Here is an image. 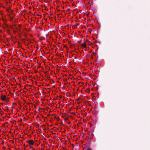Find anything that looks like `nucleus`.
I'll use <instances>...</instances> for the list:
<instances>
[{
    "label": "nucleus",
    "mask_w": 150,
    "mask_h": 150,
    "mask_svg": "<svg viewBox=\"0 0 150 150\" xmlns=\"http://www.w3.org/2000/svg\"><path fill=\"white\" fill-rule=\"evenodd\" d=\"M24 40V39H23L22 40V41H23V40Z\"/></svg>",
    "instance_id": "nucleus-12"
},
{
    "label": "nucleus",
    "mask_w": 150,
    "mask_h": 150,
    "mask_svg": "<svg viewBox=\"0 0 150 150\" xmlns=\"http://www.w3.org/2000/svg\"><path fill=\"white\" fill-rule=\"evenodd\" d=\"M26 40H27V41H28L29 40V39H26Z\"/></svg>",
    "instance_id": "nucleus-9"
},
{
    "label": "nucleus",
    "mask_w": 150,
    "mask_h": 150,
    "mask_svg": "<svg viewBox=\"0 0 150 150\" xmlns=\"http://www.w3.org/2000/svg\"><path fill=\"white\" fill-rule=\"evenodd\" d=\"M3 28H5V27H4Z\"/></svg>",
    "instance_id": "nucleus-15"
},
{
    "label": "nucleus",
    "mask_w": 150,
    "mask_h": 150,
    "mask_svg": "<svg viewBox=\"0 0 150 150\" xmlns=\"http://www.w3.org/2000/svg\"><path fill=\"white\" fill-rule=\"evenodd\" d=\"M30 147H31H31H33V146H30Z\"/></svg>",
    "instance_id": "nucleus-13"
},
{
    "label": "nucleus",
    "mask_w": 150,
    "mask_h": 150,
    "mask_svg": "<svg viewBox=\"0 0 150 150\" xmlns=\"http://www.w3.org/2000/svg\"><path fill=\"white\" fill-rule=\"evenodd\" d=\"M11 27V28H12V27Z\"/></svg>",
    "instance_id": "nucleus-17"
},
{
    "label": "nucleus",
    "mask_w": 150,
    "mask_h": 150,
    "mask_svg": "<svg viewBox=\"0 0 150 150\" xmlns=\"http://www.w3.org/2000/svg\"><path fill=\"white\" fill-rule=\"evenodd\" d=\"M81 46H82L84 47H86V43L85 42H84L82 44H81Z\"/></svg>",
    "instance_id": "nucleus-3"
},
{
    "label": "nucleus",
    "mask_w": 150,
    "mask_h": 150,
    "mask_svg": "<svg viewBox=\"0 0 150 150\" xmlns=\"http://www.w3.org/2000/svg\"><path fill=\"white\" fill-rule=\"evenodd\" d=\"M86 150H92L90 148H88L86 149Z\"/></svg>",
    "instance_id": "nucleus-4"
},
{
    "label": "nucleus",
    "mask_w": 150,
    "mask_h": 150,
    "mask_svg": "<svg viewBox=\"0 0 150 150\" xmlns=\"http://www.w3.org/2000/svg\"><path fill=\"white\" fill-rule=\"evenodd\" d=\"M54 117V118H55V119H56H56H57V117Z\"/></svg>",
    "instance_id": "nucleus-7"
},
{
    "label": "nucleus",
    "mask_w": 150,
    "mask_h": 150,
    "mask_svg": "<svg viewBox=\"0 0 150 150\" xmlns=\"http://www.w3.org/2000/svg\"><path fill=\"white\" fill-rule=\"evenodd\" d=\"M8 28V30H9V29L8 28Z\"/></svg>",
    "instance_id": "nucleus-18"
},
{
    "label": "nucleus",
    "mask_w": 150,
    "mask_h": 150,
    "mask_svg": "<svg viewBox=\"0 0 150 150\" xmlns=\"http://www.w3.org/2000/svg\"><path fill=\"white\" fill-rule=\"evenodd\" d=\"M27 142L30 145H33L34 143L33 140H30Z\"/></svg>",
    "instance_id": "nucleus-1"
},
{
    "label": "nucleus",
    "mask_w": 150,
    "mask_h": 150,
    "mask_svg": "<svg viewBox=\"0 0 150 150\" xmlns=\"http://www.w3.org/2000/svg\"><path fill=\"white\" fill-rule=\"evenodd\" d=\"M96 42H98V43H100V42H97V41H96Z\"/></svg>",
    "instance_id": "nucleus-6"
},
{
    "label": "nucleus",
    "mask_w": 150,
    "mask_h": 150,
    "mask_svg": "<svg viewBox=\"0 0 150 150\" xmlns=\"http://www.w3.org/2000/svg\"><path fill=\"white\" fill-rule=\"evenodd\" d=\"M41 109V108H39V109L38 110V111H40V109Z\"/></svg>",
    "instance_id": "nucleus-5"
},
{
    "label": "nucleus",
    "mask_w": 150,
    "mask_h": 150,
    "mask_svg": "<svg viewBox=\"0 0 150 150\" xmlns=\"http://www.w3.org/2000/svg\"><path fill=\"white\" fill-rule=\"evenodd\" d=\"M1 99L2 100H7L6 97L5 96H2L1 97Z\"/></svg>",
    "instance_id": "nucleus-2"
},
{
    "label": "nucleus",
    "mask_w": 150,
    "mask_h": 150,
    "mask_svg": "<svg viewBox=\"0 0 150 150\" xmlns=\"http://www.w3.org/2000/svg\"><path fill=\"white\" fill-rule=\"evenodd\" d=\"M69 9H67V11H69Z\"/></svg>",
    "instance_id": "nucleus-8"
},
{
    "label": "nucleus",
    "mask_w": 150,
    "mask_h": 150,
    "mask_svg": "<svg viewBox=\"0 0 150 150\" xmlns=\"http://www.w3.org/2000/svg\"><path fill=\"white\" fill-rule=\"evenodd\" d=\"M4 141H3V142L2 144H4Z\"/></svg>",
    "instance_id": "nucleus-10"
},
{
    "label": "nucleus",
    "mask_w": 150,
    "mask_h": 150,
    "mask_svg": "<svg viewBox=\"0 0 150 150\" xmlns=\"http://www.w3.org/2000/svg\"><path fill=\"white\" fill-rule=\"evenodd\" d=\"M19 47H21V46H20V45H19Z\"/></svg>",
    "instance_id": "nucleus-11"
},
{
    "label": "nucleus",
    "mask_w": 150,
    "mask_h": 150,
    "mask_svg": "<svg viewBox=\"0 0 150 150\" xmlns=\"http://www.w3.org/2000/svg\"><path fill=\"white\" fill-rule=\"evenodd\" d=\"M15 32H16L15 31H14V33H15Z\"/></svg>",
    "instance_id": "nucleus-16"
},
{
    "label": "nucleus",
    "mask_w": 150,
    "mask_h": 150,
    "mask_svg": "<svg viewBox=\"0 0 150 150\" xmlns=\"http://www.w3.org/2000/svg\"><path fill=\"white\" fill-rule=\"evenodd\" d=\"M25 144H23V145H24V146H25Z\"/></svg>",
    "instance_id": "nucleus-14"
}]
</instances>
